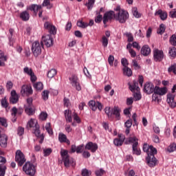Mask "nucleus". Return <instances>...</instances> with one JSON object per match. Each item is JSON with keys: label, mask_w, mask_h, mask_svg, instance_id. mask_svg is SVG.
Returning a JSON list of instances; mask_svg holds the SVG:
<instances>
[{"label": "nucleus", "mask_w": 176, "mask_h": 176, "mask_svg": "<svg viewBox=\"0 0 176 176\" xmlns=\"http://www.w3.org/2000/svg\"><path fill=\"white\" fill-rule=\"evenodd\" d=\"M143 151L147 153L146 160L150 167H155L157 163V160L155 157V155L157 153V150L153 146H149L148 144H144Z\"/></svg>", "instance_id": "f257e3e1"}, {"label": "nucleus", "mask_w": 176, "mask_h": 176, "mask_svg": "<svg viewBox=\"0 0 176 176\" xmlns=\"http://www.w3.org/2000/svg\"><path fill=\"white\" fill-rule=\"evenodd\" d=\"M60 156L62 157V160L66 167H69V166H75L74 164V159L68 155V151L65 149L60 150Z\"/></svg>", "instance_id": "f03ea898"}, {"label": "nucleus", "mask_w": 176, "mask_h": 176, "mask_svg": "<svg viewBox=\"0 0 176 176\" xmlns=\"http://www.w3.org/2000/svg\"><path fill=\"white\" fill-rule=\"evenodd\" d=\"M23 171L27 175L34 176L36 173V167L32 163L27 162L23 166Z\"/></svg>", "instance_id": "7ed1b4c3"}, {"label": "nucleus", "mask_w": 176, "mask_h": 176, "mask_svg": "<svg viewBox=\"0 0 176 176\" xmlns=\"http://www.w3.org/2000/svg\"><path fill=\"white\" fill-rule=\"evenodd\" d=\"M129 19V12L124 10H120L115 15V19L121 24H124L127 19Z\"/></svg>", "instance_id": "20e7f679"}, {"label": "nucleus", "mask_w": 176, "mask_h": 176, "mask_svg": "<svg viewBox=\"0 0 176 176\" xmlns=\"http://www.w3.org/2000/svg\"><path fill=\"white\" fill-rule=\"evenodd\" d=\"M129 142L133 144L132 146L133 155L140 156L141 155V150L137 147L138 146V138L137 137H131L129 138Z\"/></svg>", "instance_id": "39448f33"}, {"label": "nucleus", "mask_w": 176, "mask_h": 176, "mask_svg": "<svg viewBox=\"0 0 176 176\" xmlns=\"http://www.w3.org/2000/svg\"><path fill=\"white\" fill-rule=\"evenodd\" d=\"M32 52L34 57H38L42 53V45L39 41H34L32 45Z\"/></svg>", "instance_id": "423d86ee"}, {"label": "nucleus", "mask_w": 176, "mask_h": 176, "mask_svg": "<svg viewBox=\"0 0 176 176\" xmlns=\"http://www.w3.org/2000/svg\"><path fill=\"white\" fill-rule=\"evenodd\" d=\"M15 161L17 162L19 166L21 167L25 163V157L21 151L17 150L15 155Z\"/></svg>", "instance_id": "0eeeda50"}, {"label": "nucleus", "mask_w": 176, "mask_h": 176, "mask_svg": "<svg viewBox=\"0 0 176 176\" xmlns=\"http://www.w3.org/2000/svg\"><path fill=\"white\" fill-rule=\"evenodd\" d=\"M69 80L73 87L76 88V90H78V91H80V90H82L80 84H79V80L78 79V76L73 75L72 76V77L69 78Z\"/></svg>", "instance_id": "6e6552de"}, {"label": "nucleus", "mask_w": 176, "mask_h": 176, "mask_svg": "<svg viewBox=\"0 0 176 176\" xmlns=\"http://www.w3.org/2000/svg\"><path fill=\"white\" fill-rule=\"evenodd\" d=\"M43 43L47 47H50L51 46H53V38H52V36L50 34L43 36L42 37L41 43Z\"/></svg>", "instance_id": "1a4fd4ad"}, {"label": "nucleus", "mask_w": 176, "mask_h": 176, "mask_svg": "<svg viewBox=\"0 0 176 176\" xmlns=\"http://www.w3.org/2000/svg\"><path fill=\"white\" fill-rule=\"evenodd\" d=\"M153 58L155 61H162L164 58L163 51L155 49L153 50Z\"/></svg>", "instance_id": "9d476101"}, {"label": "nucleus", "mask_w": 176, "mask_h": 176, "mask_svg": "<svg viewBox=\"0 0 176 176\" xmlns=\"http://www.w3.org/2000/svg\"><path fill=\"white\" fill-rule=\"evenodd\" d=\"M32 87L31 85H24L21 87V94L22 96H24L26 94V96H31L32 94Z\"/></svg>", "instance_id": "9b49d317"}, {"label": "nucleus", "mask_w": 176, "mask_h": 176, "mask_svg": "<svg viewBox=\"0 0 176 176\" xmlns=\"http://www.w3.org/2000/svg\"><path fill=\"white\" fill-rule=\"evenodd\" d=\"M143 90L146 94H152V93H155V85L152 82H146Z\"/></svg>", "instance_id": "f8f14e48"}, {"label": "nucleus", "mask_w": 176, "mask_h": 176, "mask_svg": "<svg viewBox=\"0 0 176 176\" xmlns=\"http://www.w3.org/2000/svg\"><path fill=\"white\" fill-rule=\"evenodd\" d=\"M19 102V95L16 93V90H12L10 92V104H17Z\"/></svg>", "instance_id": "ddd939ff"}, {"label": "nucleus", "mask_w": 176, "mask_h": 176, "mask_svg": "<svg viewBox=\"0 0 176 176\" xmlns=\"http://www.w3.org/2000/svg\"><path fill=\"white\" fill-rule=\"evenodd\" d=\"M115 16H116V14H115L113 11L106 12L103 16L104 24H107V23H108V20H112L113 17L115 19Z\"/></svg>", "instance_id": "4468645a"}, {"label": "nucleus", "mask_w": 176, "mask_h": 176, "mask_svg": "<svg viewBox=\"0 0 176 176\" xmlns=\"http://www.w3.org/2000/svg\"><path fill=\"white\" fill-rule=\"evenodd\" d=\"M44 27L45 30H47L50 32V34H52V35H56L57 33V30H56V27H54L50 22H45L44 24Z\"/></svg>", "instance_id": "2eb2a0df"}, {"label": "nucleus", "mask_w": 176, "mask_h": 176, "mask_svg": "<svg viewBox=\"0 0 176 176\" xmlns=\"http://www.w3.org/2000/svg\"><path fill=\"white\" fill-rule=\"evenodd\" d=\"M94 25V21L93 19H91L89 21V23H85L82 21H77V26L80 27V28H87V27H91Z\"/></svg>", "instance_id": "dca6fc26"}, {"label": "nucleus", "mask_w": 176, "mask_h": 176, "mask_svg": "<svg viewBox=\"0 0 176 176\" xmlns=\"http://www.w3.org/2000/svg\"><path fill=\"white\" fill-rule=\"evenodd\" d=\"M85 149H87V151H91V152L94 153V152L98 149V145H97L96 143L89 142L85 145Z\"/></svg>", "instance_id": "f3484780"}, {"label": "nucleus", "mask_w": 176, "mask_h": 176, "mask_svg": "<svg viewBox=\"0 0 176 176\" xmlns=\"http://www.w3.org/2000/svg\"><path fill=\"white\" fill-rule=\"evenodd\" d=\"M119 138H116L113 140V144L116 146H122L123 145V142H124L125 137L122 134L118 135Z\"/></svg>", "instance_id": "a211bd4d"}, {"label": "nucleus", "mask_w": 176, "mask_h": 176, "mask_svg": "<svg viewBox=\"0 0 176 176\" xmlns=\"http://www.w3.org/2000/svg\"><path fill=\"white\" fill-rule=\"evenodd\" d=\"M175 97V96H174L173 94H168L167 95V102L171 108H175L176 107V102L174 101Z\"/></svg>", "instance_id": "6ab92c4d"}, {"label": "nucleus", "mask_w": 176, "mask_h": 176, "mask_svg": "<svg viewBox=\"0 0 176 176\" xmlns=\"http://www.w3.org/2000/svg\"><path fill=\"white\" fill-rule=\"evenodd\" d=\"M8 137L6 134H3L0 136V146L1 148H6L8 146Z\"/></svg>", "instance_id": "aec40b11"}, {"label": "nucleus", "mask_w": 176, "mask_h": 176, "mask_svg": "<svg viewBox=\"0 0 176 176\" xmlns=\"http://www.w3.org/2000/svg\"><path fill=\"white\" fill-rule=\"evenodd\" d=\"M28 129H38L39 124H38V121L36 119H30L27 124Z\"/></svg>", "instance_id": "412c9836"}, {"label": "nucleus", "mask_w": 176, "mask_h": 176, "mask_svg": "<svg viewBox=\"0 0 176 176\" xmlns=\"http://www.w3.org/2000/svg\"><path fill=\"white\" fill-rule=\"evenodd\" d=\"M128 85L129 86V90H131V91L133 93H135V91H140V87H138V82L137 81L134 80L133 84L129 82Z\"/></svg>", "instance_id": "4be33fe9"}, {"label": "nucleus", "mask_w": 176, "mask_h": 176, "mask_svg": "<svg viewBox=\"0 0 176 176\" xmlns=\"http://www.w3.org/2000/svg\"><path fill=\"white\" fill-rule=\"evenodd\" d=\"M154 93H156V94H158V96H164L167 93V88L162 87L160 88L157 86L155 87Z\"/></svg>", "instance_id": "5701e85b"}, {"label": "nucleus", "mask_w": 176, "mask_h": 176, "mask_svg": "<svg viewBox=\"0 0 176 176\" xmlns=\"http://www.w3.org/2000/svg\"><path fill=\"white\" fill-rule=\"evenodd\" d=\"M58 140L60 142H65L66 144H67V145H70L71 144L69 140L67 138V135L63 133H60L58 134Z\"/></svg>", "instance_id": "b1692460"}, {"label": "nucleus", "mask_w": 176, "mask_h": 176, "mask_svg": "<svg viewBox=\"0 0 176 176\" xmlns=\"http://www.w3.org/2000/svg\"><path fill=\"white\" fill-rule=\"evenodd\" d=\"M155 16H159V17H160L161 20L164 21L167 19V12H166L162 10H159L158 11L155 12Z\"/></svg>", "instance_id": "393cba45"}, {"label": "nucleus", "mask_w": 176, "mask_h": 176, "mask_svg": "<svg viewBox=\"0 0 176 176\" xmlns=\"http://www.w3.org/2000/svg\"><path fill=\"white\" fill-rule=\"evenodd\" d=\"M141 54L145 56H149V54H151V48L149 47V46L146 45H144L142 47Z\"/></svg>", "instance_id": "a878e982"}, {"label": "nucleus", "mask_w": 176, "mask_h": 176, "mask_svg": "<svg viewBox=\"0 0 176 176\" xmlns=\"http://www.w3.org/2000/svg\"><path fill=\"white\" fill-rule=\"evenodd\" d=\"M5 61H8V58H6L2 50H0V67H5Z\"/></svg>", "instance_id": "bb28decb"}, {"label": "nucleus", "mask_w": 176, "mask_h": 176, "mask_svg": "<svg viewBox=\"0 0 176 176\" xmlns=\"http://www.w3.org/2000/svg\"><path fill=\"white\" fill-rule=\"evenodd\" d=\"M20 18L23 21H28L30 20V13L27 11H23L20 14Z\"/></svg>", "instance_id": "cd10ccee"}, {"label": "nucleus", "mask_w": 176, "mask_h": 176, "mask_svg": "<svg viewBox=\"0 0 176 176\" xmlns=\"http://www.w3.org/2000/svg\"><path fill=\"white\" fill-rule=\"evenodd\" d=\"M65 116L67 122H69V123L72 122V112L71 111L65 110Z\"/></svg>", "instance_id": "c85d7f7f"}, {"label": "nucleus", "mask_w": 176, "mask_h": 176, "mask_svg": "<svg viewBox=\"0 0 176 176\" xmlns=\"http://www.w3.org/2000/svg\"><path fill=\"white\" fill-rule=\"evenodd\" d=\"M10 36H8L10 46H13V43L14 42V39H13V32H14V30L10 28L9 30Z\"/></svg>", "instance_id": "c756f323"}, {"label": "nucleus", "mask_w": 176, "mask_h": 176, "mask_svg": "<svg viewBox=\"0 0 176 176\" xmlns=\"http://www.w3.org/2000/svg\"><path fill=\"white\" fill-rule=\"evenodd\" d=\"M30 10L33 11L34 13H38V10L39 9H42V6H38L36 4H32V6H30L29 8Z\"/></svg>", "instance_id": "7c9ffc66"}, {"label": "nucleus", "mask_w": 176, "mask_h": 176, "mask_svg": "<svg viewBox=\"0 0 176 176\" xmlns=\"http://www.w3.org/2000/svg\"><path fill=\"white\" fill-rule=\"evenodd\" d=\"M122 71L124 75L126 76H131L133 75V72L131 71V69L129 68V67H123Z\"/></svg>", "instance_id": "2f4dec72"}, {"label": "nucleus", "mask_w": 176, "mask_h": 176, "mask_svg": "<svg viewBox=\"0 0 176 176\" xmlns=\"http://www.w3.org/2000/svg\"><path fill=\"white\" fill-rule=\"evenodd\" d=\"M111 115H115L116 118L119 120V116H120V110L118 107H114L112 109Z\"/></svg>", "instance_id": "473e14b6"}, {"label": "nucleus", "mask_w": 176, "mask_h": 176, "mask_svg": "<svg viewBox=\"0 0 176 176\" xmlns=\"http://www.w3.org/2000/svg\"><path fill=\"white\" fill-rule=\"evenodd\" d=\"M89 108L92 109V111H97V102L94 100H90L89 102Z\"/></svg>", "instance_id": "72a5a7b5"}, {"label": "nucleus", "mask_w": 176, "mask_h": 176, "mask_svg": "<svg viewBox=\"0 0 176 176\" xmlns=\"http://www.w3.org/2000/svg\"><path fill=\"white\" fill-rule=\"evenodd\" d=\"M57 74V71L54 69H52L48 72L47 76L50 79H52V78H54L56 75Z\"/></svg>", "instance_id": "f704fd0d"}, {"label": "nucleus", "mask_w": 176, "mask_h": 176, "mask_svg": "<svg viewBox=\"0 0 176 176\" xmlns=\"http://www.w3.org/2000/svg\"><path fill=\"white\" fill-rule=\"evenodd\" d=\"M34 71L31 67H25L23 68V73L30 76V75L32 74Z\"/></svg>", "instance_id": "c9c22d12"}, {"label": "nucleus", "mask_w": 176, "mask_h": 176, "mask_svg": "<svg viewBox=\"0 0 176 176\" xmlns=\"http://www.w3.org/2000/svg\"><path fill=\"white\" fill-rule=\"evenodd\" d=\"M50 91L47 90H44L42 93V98L44 101H47L49 100Z\"/></svg>", "instance_id": "e433bc0d"}, {"label": "nucleus", "mask_w": 176, "mask_h": 176, "mask_svg": "<svg viewBox=\"0 0 176 176\" xmlns=\"http://www.w3.org/2000/svg\"><path fill=\"white\" fill-rule=\"evenodd\" d=\"M166 31V27L164 26V24L162 23L160 25V28L157 31V33L160 34V35H162V34H164V32Z\"/></svg>", "instance_id": "4c0bfd02"}, {"label": "nucleus", "mask_w": 176, "mask_h": 176, "mask_svg": "<svg viewBox=\"0 0 176 176\" xmlns=\"http://www.w3.org/2000/svg\"><path fill=\"white\" fill-rule=\"evenodd\" d=\"M94 2H96V0H88V3H86V6L89 10H91V9H93V6H94Z\"/></svg>", "instance_id": "58836bf2"}, {"label": "nucleus", "mask_w": 176, "mask_h": 176, "mask_svg": "<svg viewBox=\"0 0 176 176\" xmlns=\"http://www.w3.org/2000/svg\"><path fill=\"white\" fill-rule=\"evenodd\" d=\"M45 130H47L50 135H53V129H52V127H50V122L46 124Z\"/></svg>", "instance_id": "ea45409f"}, {"label": "nucleus", "mask_w": 176, "mask_h": 176, "mask_svg": "<svg viewBox=\"0 0 176 176\" xmlns=\"http://www.w3.org/2000/svg\"><path fill=\"white\" fill-rule=\"evenodd\" d=\"M34 87L36 90H43V84L42 82H36L34 84Z\"/></svg>", "instance_id": "a19ab883"}, {"label": "nucleus", "mask_w": 176, "mask_h": 176, "mask_svg": "<svg viewBox=\"0 0 176 176\" xmlns=\"http://www.w3.org/2000/svg\"><path fill=\"white\" fill-rule=\"evenodd\" d=\"M101 43L103 47H107L108 46V38H107L105 36H103L102 37Z\"/></svg>", "instance_id": "79ce46f5"}, {"label": "nucleus", "mask_w": 176, "mask_h": 176, "mask_svg": "<svg viewBox=\"0 0 176 176\" xmlns=\"http://www.w3.org/2000/svg\"><path fill=\"white\" fill-rule=\"evenodd\" d=\"M168 72H173L176 75V63L171 65L168 69Z\"/></svg>", "instance_id": "37998d69"}, {"label": "nucleus", "mask_w": 176, "mask_h": 176, "mask_svg": "<svg viewBox=\"0 0 176 176\" xmlns=\"http://www.w3.org/2000/svg\"><path fill=\"white\" fill-rule=\"evenodd\" d=\"M81 174L82 176H90L91 175V170H89L87 168L82 170Z\"/></svg>", "instance_id": "c03bdc74"}, {"label": "nucleus", "mask_w": 176, "mask_h": 176, "mask_svg": "<svg viewBox=\"0 0 176 176\" xmlns=\"http://www.w3.org/2000/svg\"><path fill=\"white\" fill-rule=\"evenodd\" d=\"M43 6H47V9H52L53 8V6L50 4V0H44Z\"/></svg>", "instance_id": "a18cd8bd"}, {"label": "nucleus", "mask_w": 176, "mask_h": 176, "mask_svg": "<svg viewBox=\"0 0 176 176\" xmlns=\"http://www.w3.org/2000/svg\"><path fill=\"white\" fill-rule=\"evenodd\" d=\"M169 42L170 44L173 45V46H176V35L175 34L172 35V36L169 40Z\"/></svg>", "instance_id": "49530a36"}, {"label": "nucleus", "mask_w": 176, "mask_h": 176, "mask_svg": "<svg viewBox=\"0 0 176 176\" xmlns=\"http://www.w3.org/2000/svg\"><path fill=\"white\" fill-rule=\"evenodd\" d=\"M113 61H115V57L113 55H110L108 58V63L111 67H113Z\"/></svg>", "instance_id": "de8ad7c7"}, {"label": "nucleus", "mask_w": 176, "mask_h": 176, "mask_svg": "<svg viewBox=\"0 0 176 176\" xmlns=\"http://www.w3.org/2000/svg\"><path fill=\"white\" fill-rule=\"evenodd\" d=\"M126 36L128 38V42H133L134 41V36L130 32L125 33Z\"/></svg>", "instance_id": "09e8293b"}, {"label": "nucleus", "mask_w": 176, "mask_h": 176, "mask_svg": "<svg viewBox=\"0 0 176 176\" xmlns=\"http://www.w3.org/2000/svg\"><path fill=\"white\" fill-rule=\"evenodd\" d=\"M124 126L126 129H130V127H131V126H133V120L129 119V120H126V122H125V123H124Z\"/></svg>", "instance_id": "8fccbe9b"}, {"label": "nucleus", "mask_w": 176, "mask_h": 176, "mask_svg": "<svg viewBox=\"0 0 176 176\" xmlns=\"http://www.w3.org/2000/svg\"><path fill=\"white\" fill-rule=\"evenodd\" d=\"M63 104L65 107H67V108H69V107H71V102L69 101V99L67 98H64Z\"/></svg>", "instance_id": "3c124183"}, {"label": "nucleus", "mask_w": 176, "mask_h": 176, "mask_svg": "<svg viewBox=\"0 0 176 176\" xmlns=\"http://www.w3.org/2000/svg\"><path fill=\"white\" fill-rule=\"evenodd\" d=\"M53 151L52 150V148H44L43 149V155L45 157L46 156H49L50 155V153H52Z\"/></svg>", "instance_id": "603ef678"}, {"label": "nucleus", "mask_w": 176, "mask_h": 176, "mask_svg": "<svg viewBox=\"0 0 176 176\" xmlns=\"http://www.w3.org/2000/svg\"><path fill=\"white\" fill-rule=\"evenodd\" d=\"M6 171V166H0V176H5Z\"/></svg>", "instance_id": "864d4df0"}, {"label": "nucleus", "mask_w": 176, "mask_h": 176, "mask_svg": "<svg viewBox=\"0 0 176 176\" xmlns=\"http://www.w3.org/2000/svg\"><path fill=\"white\" fill-rule=\"evenodd\" d=\"M121 64L124 67V68H126L127 65H129V61L127 60V58H123L121 59Z\"/></svg>", "instance_id": "5fc2aeb1"}, {"label": "nucleus", "mask_w": 176, "mask_h": 176, "mask_svg": "<svg viewBox=\"0 0 176 176\" xmlns=\"http://www.w3.org/2000/svg\"><path fill=\"white\" fill-rule=\"evenodd\" d=\"M133 14L135 17H136V19H140V17H141V14L138 12L137 8L133 9Z\"/></svg>", "instance_id": "6e6d98bb"}, {"label": "nucleus", "mask_w": 176, "mask_h": 176, "mask_svg": "<svg viewBox=\"0 0 176 176\" xmlns=\"http://www.w3.org/2000/svg\"><path fill=\"white\" fill-rule=\"evenodd\" d=\"M169 55L170 56V57H173V58H174V57H175V56H176L175 47H173L169 50Z\"/></svg>", "instance_id": "4d7b16f0"}, {"label": "nucleus", "mask_w": 176, "mask_h": 176, "mask_svg": "<svg viewBox=\"0 0 176 176\" xmlns=\"http://www.w3.org/2000/svg\"><path fill=\"white\" fill-rule=\"evenodd\" d=\"M133 97H134L135 101H140V100H141V98H142L141 94H140L139 91H137V93H134Z\"/></svg>", "instance_id": "13d9d810"}, {"label": "nucleus", "mask_w": 176, "mask_h": 176, "mask_svg": "<svg viewBox=\"0 0 176 176\" xmlns=\"http://www.w3.org/2000/svg\"><path fill=\"white\" fill-rule=\"evenodd\" d=\"M25 111L28 115H31L32 113H34V109L31 107V106H28L25 109Z\"/></svg>", "instance_id": "bf43d9fd"}, {"label": "nucleus", "mask_w": 176, "mask_h": 176, "mask_svg": "<svg viewBox=\"0 0 176 176\" xmlns=\"http://www.w3.org/2000/svg\"><path fill=\"white\" fill-rule=\"evenodd\" d=\"M9 103H8V100H6V98H4L1 100V106L3 108H8Z\"/></svg>", "instance_id": "052dcab7"}, {"label": "nucleus", "mask_w": 176, "mask_h": 176, "mask_svg": "<svg viewBox=\"0 0 176 176\" xmlns=\"http://www.w3.org/2000/svg\"><path fill=\"white\" fill-rule=\"evenodd\" d=\"M0 124L4 127H8V122H6V119L0 117Z\"/></svg>", "instance_id": "680f3d73"}, {"label": "nucleus", "mask_w": 176, "mask_h": 176, "mask_svg": "<svg viewBox=\"0 0 176 176\" xmlns=\"http://www.w3.org/2000/svg\"><path fill=\"white\" fill-rule=\"evenodd\" d=\"M83 148H85L84 144L78 146L76 148V153H82V152H83Z\"/></svg>", "instance_id": "e2e57ef3"}, {"label": "nucleus", "mask_w": 176, "mask_h": 176, "mask_svg": "<svg viewBox=\"0 0 176 176\" xmlns=\"http://www.w3.org/2000/svg\"><path fill=\"white\" fill-rule=\"evenodd\" d=\"M104 173H105V170H104L102 168H100L99 170H96V175L102 176L104 175Z\"/></svg>", "instance_id": "0e129e2a"}, {"label": "nucleus", "mask_w": 176, "mask_h": 176, "mask_svg": "<svg viewBox=\"0 0 176 176\" xmlns=\"http://www.w3.org/2000/svg\"><path fill=\"white\" fill-rule=\"evenodd\" d=\"M17 134L19 136H21L23 135V134H24V128L23 127H21V126H19L17 129Z\"/></svg>", "instance_id": "69168bd1"}, {"label": "nucleus", "mask_w": 176, "mask_h": 176, "mask_svg": "<svg viewBox=\"0 0 176 176\" xmlns=\"http://www.w3.org/2000/svg\"><path fill=\"white\" fill-rule=\"evenodd\" d=\"M47 118V113L45 112H41L40 114V119L41 120H46Z\"/></svg>", "instance_id": "338daca9"}, {"label": "nucleus", "mask_w": 176, "mask_h": 176, "mask_svg": "<svg viewBox=\"0 0 176 176\" xmlns=\"http://www.w3.org/2000/svg\"><path fill=\"white\" fill-rule=\"evenodd\" d=\"M29 76L30 77V80L32 83L36 82L37 78H36V76L35 75V73L33 72L32 74L30 75Z\"/></svg>", "instance_id": "774afa93"}]
</instances>
